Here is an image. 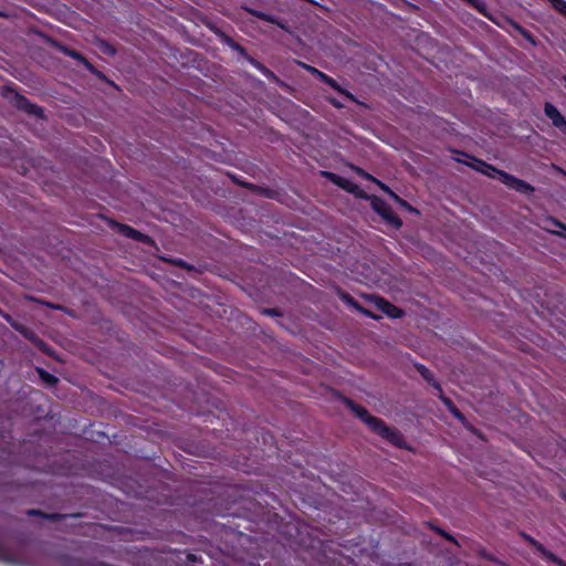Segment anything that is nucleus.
I'll list each match as a JSON object with an SVG mask.
<instances>
[{
    "instance_id": "30",
    "label": "nucleus",
    "mask_w": 566,
    "mask_h": 566,
    "mask_svg": "<svg viewBox=\"0 0 566 566\" xmlns=\"http://www.w3.org/2000/svg\"><path fill=\"white\" fill-rule=\"evenodd\" d=\"M344 298H345V300H346V302H347V303H349L350 305L355 306V307H356V308H358V310H361V308L358 306V304H357V303H356L352 297H349V296H345Z\"/></svg>"
},
{
    "instance_id": "36",
    "label": "nucleus",
    "mask_w": 566,
    "mask_h": 566,
    "mask_svg": "<svg viewBox=\"0 0 566 566\" xmlns=\"http://www.w3.org/2000/svg\"><path fill=\"white\" fill-rule=\"evenodd\" d=\"M49 306H50V307H53V308H59V310H60V308H62V307H61V306H59V305H51V304H49Z\"/></svg>"
},
{
    "instance_id": "17",
    "label": "nucleus",
    "mask_w": 566,
    "mask_h": 566,
    "mask_svg": "<svg viewBox=\"0 0 566 566\" xmlns=\"http://www.w3.org/2000/svg\"><path fill=\"white\" fill-rule=\"evenodd\" d=\"M547 221L560 230V231L549 230L552 233L566 239V226L563 222L558 221L555 218H549V219H547Z\"/></svg>"
},
{
    "instance_id": "16",
    "label": "nucleus",
    "mask_w": 566,
    "mask_h": 566,
    "mask_svg": "<svg viewBox=\"0 0 566 566\" xmlns=\"http://www.w3.org/2000/svg\"><path fill=\"white\" fill-rule=\"evenodd\" d=\"M346 403L352 409V411L363 421L367 420V418L370 416L364 407L355 405L350 400H347Z\"/></svg>"
},
{
    "instance_id": "26",
    "label": "nucleus",
    "mask_w": 566,
    "mask_h": 566,
    "mask_svg": "<svg viewBox=\"0 0 566 566\" xmlns=\"http://www.w3.org/2000/svg\"><path fill=\"white\" fill-rule=\"evenodd\" d=\"M381 190H384L385 192H387L390 197H391V193H395L388 186H386L384 182L377 180L376 182Z\"/></svg>"
},
{
    "instance_id": "18",
    "label": "nucleus",
    "mask_w": 566,
    "mask_h": 566,
    "mask_svg": "<svg viewBox=\"0 0 566 566\" xmlns=\"http://www.w3.org/2000/svg\"><path fill=\"white\" fill-rule=\"evenodd\" d=\"M552 7L560 14L566 17V1L565 0H548Z\"/></svg>"
},
{
    "instance_id": "8",
    "label": "nucleus",
    "mask_w": 566,
    "mask_h": 566,
    "mask_svg": "<svg viewBox=\"0 0 566 566\" xmlns=\"http://www.w3.org/2000/svg\"><path fill=\"white\" fill-rule=\"evenodd\" d=\"M530 542L536 547V549L538 552H541V554L546 559H548V560H551L553 563H556L559 566H564V562L559 557H557L555 554H553L552 552L547 551L542 544L537 543L534 539H530Z\"/></svg>"
},
{
    "instance_id": "19",
    "label": "nucleus",
    "mask_w": 566,
    "mask_h": 566,
    "mask_svg": "<svg viewBox=\"0 0 566 566\" xmlns=\"http://www.w3.org/2000/svg\"><path fill=\"white\" fill-rule=\"evenodd\" d=\"M391 198L402 208H405L406 210L410 211V212H416L418 213L417 209H415L413 207H411L406 200L401 199L398 195L396 193H391Z\"/></svg>"
},
{
    "instance_id": "3",
    "label": "nucleus",
    "mask_w": 566,
    "mask_h": 566,
    "mask_svg": "<svg viewBox=\"0 0 566 566\" xmlns=\"http://www.w3.org/2000/svg\"><path fill=\"white\" fill-rule=\"evenodd\" d=\"M501 181L511 189H514L521 193L531 195L534 192V187L527 184L526 181L516 178L513 175L507 172L500 174Z\"/></svg>"
},
{
    "instance_id": "12",
    "label": "nucleus",
    "mask_w": 566,
    "mask_h": 566,
    "mask_svg": "<svg viewBox=\"0 0 566 566\" xmlns=\"http://www.w3.org/2000/svg\"><path fill=\"white\" fill-rule=\"evenodd\" d=\"M417 370L419 371V374L429 382L437 390H439L440 392L442 391L441 389V386L439 382H437L434 380V377L432 375V373L423 365H418L417 366Z\"/></svg>"
},
{
    "instance_id": "13",
    "label": "nucleus",
    "mask_w": 566,
    "mask_h": 566,
    "mask_svg": "<svg viewBox=\"0 0 566 566\" xmlns=\"http://www.w3.org/2000/svg\"><path fill=\"white\" fill-rule=\"evenodd\" d=\"M67 56L77 60L80 63H82L90 72L94 74H98V72L95 70V67L77 51L71 50L67 52Z\"/></svg>"
},
{
    "instance_id": "39",
    "label": "nucleus",
    "mask_w": 566,
    "mask_h": 566,
    "mask_svg": "<svg viewBox=\"0 0 566 566\" xmlns=\"http://www.w3.org/2000/svg\"><path fill=\"white\" fill-rule=\"evenodd\" d=\"M564 175L566 176V172H564Z\"/></svg>"
},
{
    "instance_id": "27",
    "label": "nucleus",
    "mask_w": 566,
    "mask_h": 566,
    "mask_svg": "<svg viewBox=\"0 0 566 566\" xmlns=\"http://www.w3.org/2000/svg\"><path fill=\"white\" fill-rule=\"evenodd\" d=\"M438 532H439V534H441L443 537H446L448 541L453 542V543H457V541L454 539V537H453L451 534H449V533H447V532H444V531H442V530H439Z\"/></svg>"
},
{
    "instance_id": "20",
    "label": "nucleus",
    "mask_w": 566,
    "mask_h": 566,
    "mask_svg": "<svg viewBox=\"0 0 566 566\" xmlns=\"http://www.w3.org/2000/svg\"><path fill=\"white\" fill-rule=\"evenodd\" d=\"M298 64L305 69L306 71H308L310 73H312L313 75H315L316 77H318L321 81H322V76L325 77V73H323L322 71L317 70L316 67L312 66V65H308V64H305L303 62H298Z\"/></svg>"
},
{
    "instance_id": "1",
    "label": "nucleus",
    "mask_w": 566,
    "mask_h": 566,
    "mask_svg": "<svg viewBox=\"0 0 566 566\" xmlns=\"http://www.w3.org/2000/svg\"><path fill=\"white\" fill-rule=\"evenodd\" d=\"M364 422L370 428V430L389 441L391 444L399 448L405 447V439L402 434L398 430L388 427L380 418L370 415L367 420H364Z\"/></svg>"
},
{
    "instance_id": "7",
    "label": "nucleus",
    "mask_w": 566,
    "mask_h": 566,
    "mask_svg": "<svg viewBox=\"0 0 566 566\" xmlns=\"http://www.w3.org/2000/svg\"><path fill=\"white\" fill-rule=\"evenodd\" d=\"M119 231L122 234H124L125 237L127 238H132L136 241H140V242H145V243H148L150 241V238L137 230H135L134 228L129 227V226H126V224H120L119 226Z\"/></svg>"
},
{
    "instance_id": "37",
    "label": "nucleus",
    "mask_w": 566,
    "mask_h": 566,
    "mask_svg": "<svg viewBox=\"0 0 566 566\" xmlns=\"http://www.w3.org/2000/svg\"><path fill=\"white\" fill-rule=\"evenodd\" d=\"M361 312L368 316H371L370 313L367 310H361Z\"/></svg>"
},
{
    "instance_id": "29",
    "label": "nucleus",
    "mask_w": 566,
    "mask_h": 566,
    "mask_svg": "<svg viewBox=\"0 0 566 566\" xmlns=\"http://www.w3.org/2000/svg\"><path fill=\"white\" fill-rule=\"evenodd\" d=\"M361 174V176L367 179V180H371L374 182H377V179L374 178L371 175L367 174V172H364L363 170L359 171Z\"/></svg>"
},
{
    "instance_id": "24",
    "label": "nucleus",
    "mask_w": 566,
    "mask_h": 566,
    "mask_svg": "<svg viewBox=\"0 0 566 566\" xmlns=\"http://www.w3.org/2000/svg\"><path fill=\"white\" fill-rule=\"evenodd\" d=\"M99 49L108 55H114L116 53L115 49L111 44H108L107 42H104V41L101 42Z\"/></svg>"
},
{
    "instance_id": "5",
    "label": "nucleus",
    "mask_w": 566,
    "mask_h": 566,
    "mask_svg": "<svg viewBox=\"0 0 566 566\" xmlns=\"http://www.w3.org/2000/svg\"><path fill=\"white\" fill-rule=\"evenodd\" d=\"M468 165L470 167H472L474 170L480 171L481 174H483L490 178H495L496 176L500 178V174L504 172L503 170H499L495 167H493L482 160H479V159H475L474 164H468Z\"/></svg>"
},
{
    "instance_id": "31",
    "label": "nucleus",
    "mask_w": 566,
    "mask_h": 566,
    "mask_svg": "<svg viewBox=\"0 0 566 566\" xmlns=\"http://www.w3.org/2000/svg\"><path fill=\"white\" fill-rule=\"evenodd\" d=\"M263 313L266 315H276V312L273 308H266L263 311Z\"/></svg>"
},
{
    "instance_id": "32",
    "label": "nucleus",
    "mask_w": 566,
    "mask_h": 566,
    "mask_svg": "<svg viewBox=\"0 0 566 566\" xmlns=\"http://www.w3.org/2000/svg\"><path fill=\"white\" fill-rule=\"evenodd\" d=\"M331 103H332L335 107H337V108H342V107L344 106L342 103H339V102H338V101H336V99H331Z\"/></svg>"
},
{
    "instance_id": "6",
    "label": "nucleus",
    "mask_w": 566,
    "mask_h": 566,
    "mask_svg": "<svg viewBox=\"0 0 566 566\" xmlns=\"http://www.w3.org/2000/svg\"><path fill=\"white\" fill-rule=\"evenodd\" d=\"M375 304L382 313H385L386 315H388L392 318H399L403 314L400 308H398L397 306L392 305L391 303H389L388 301H386L384 298H380V297L376 298Z\"/></svg>"
},
{
    "instance_id": "14",
    "label": "nucleus",
    "mask_w": 566,
    "mask_h": 566,
    "mask_svg": "<svg viewBox=\"0 0 566 566\" xmlns=\"http://www.w3.org/2000/svg\"><path fill=\"white\" fill-rule=\"evenodd\" d=\"M325 176H327L334 184L338 185L339 187L348 190V191H352L350 189V181L344 177H340L336 174H333V172H324Z\"/></svg>"
},
{
    "instance_id": "2",
    "label": "nucleus",
    "mask_w": 566,
    "mask_h": 566,
    "mask_svg": "<svg viewBox=\"0 0 566 566\" xmlns=\"http://www.w3.org/2000/svg\"><path fill=\"white\" fill-rule=\"evenodd\" d=\"M371 206L374 210L379 213L388 223L392 224L395 228L401 227V220L398 216L394 213L391 208L380 198L374 197L371 201Z\"/></svg>"
},
{
    "instance_id": "11",
    "label": "nucleus",
    "mask_w": 566,
    "mask_h": 566,
    "mask_svg": "<svg viewBox=\"0 0 566 566\" xmlns=\"http://www.w3.org/2000/svg\"><path fill=\"white\" fill-rule=\"evenodd\" d=\"M18 107L27 111L30 114H34L36 116H42V114H43V111H42L41 107H39V106L34 105V104H31L24 97H19V99H18Z\"/></svg>"
},
{
    "instance_id": "15",
    "label": "nucleus",
    "mask_w": 566,
    "mask_h": 566,
    "mask_svg": "<svg viewBox=\"0 0 566 566\" xmlns=\"http://www.w3.org/2000/svg\"><path fill=\"white\" fill-rule=\"evenodd\" d=\"M251 64L259 70L262 74H264L269 80H272L274 82H280L277 76L269 70L266 66H264L262 63H260L256 60H251Z\"/></svg>"
},
{
    "instance_id": "10",
    "label": "nucleus",
    "mask_w": 566,
    "mask_h": 566,
    "mask_svg": "<svg viewBox=\"0 0 566 566\" xmlns=\"http://www.w3.org/2000/svg\"><path fill=\"white\" fill-rule=\"evenodd\" d=\"M322 82L326 83L327 85H329L335 91H337L342 95L346 96L350 101H355V97H354V95L350 92H348L347 90L340 87L338 85V83L333 77L328 76L327 74L325 75V77L322 76Z\"/></svg>"
},
{
    "instance_id": "25",
    "label": "nucleus",
    "mask_w": 566,
    "mask_h": 566,
    "mask_svg": "<svg viewBox=\"0 0 566 566\" xmlns=\"http://www.w3.org/2000/svg\"><path fill=\"white\" fill-rule=\"evenodd\" d=\"M54 46L61 51L62 53H64L65 55H67V52H70L72 49H69L67 46L63 45V44H60L57 42H54Z\"/></svg>"
},
{
    "instance_id": "4",
    "label": "nucleus",
    "mask_w": 566,
    "mask_h": 566,
    "mask_svg": "<svg viewBox=\"0 0 566 566\" xmlns=\"http://www.w3.org/2000/svg\"><path fill=\"white\" fill-rule=\"evenodd\" d=\"M544 113L552 120L555 127L566 134V119L553 104L546 103L544 106Z\"/></svg>"
},
{
    "instance_id": "23",
    "label": "nucleus",
    "mask_w": 566,
    "mask_h": 566,
    "mask_svg": "<svg viewBox=\"0 0 566 566\" xmlns=\"http://www.w3.org/2000/svg\"><path fill=\"white\" fill-rule=\"evenodd\" d=\"M468 3L478 9L481 13L486 14V4L483 0H469Z\"/></svg>"
},
{
    "instance_id": "38",
    "label": "nucleus",
    "mask_w": 566,
    "mask_h": 566,
    "mask_svg": "<svg viewBox=\"0 0 566 566\" xmlns=\"http://www.w3.org/2000/svg\"><path fill=\"white\" fill-rule=\"evenodd\" d=\"M563 82L565 83V87H566V76L563 77Z\"/></svg>"
},
{
    "instance_id": "40",
    "label": "nucleus",
    "mask_w": 566,
    "mask_h": 566,
    "mask_svg": "<svg viewBox=\"0 0 566 566\" xmlns=\"http://www.w3.org/2000/svg\"><path fill=\"white\" fill-rule=\"evenodd\" d=\"M465 1L468 2L469 0H465Z\"/></svg>"
},
{
    "instance_id": "33",
    "label": "nucleus",
    "mask_w": 566,
    "mask_h": 566,
    "mask_svg": "<svg viewBox=\"0 0 566 566\" xmlns=\"http://www.w3.org/2000/svg\"><path fill=\"white\" fill-rule=\"evenodd\" d=\"M452 412L457 418H462V415L458 410L454 409Z\"/></svg>"
},
{
    "instance_id": "21",
    "label": "nucleus",
    "mask_w": 566,
    "mask_h": 566,
    "mask_svg": "<svg viewBox=\"0 0 566 566\" xmlns=\"http://www.w3.org/2000/svg\"><path fill=\"white\" fill-rule=\"evenodd\" d=\"M39 374L42 380H44L49 385H54L57 381V378L50 373L39 369Z\"/></svg>"
},
{
    "instance_id": "28",
    "label": "nucleus",
    "mask_w": 566,
    "mask_h": 566,
    "mask_svg": "<svg viewBox=\"0 0 566 566\" xmlns=\"http://www.w3.org/2000/svg\"><path fill=\"white\" fill-rule=\"evenodd\" d=\"M227 43L234 50L243 51V49L239 44L234 43L230 38H227Z\"/></svg>"
},
{
    "instance_id": "34",
    "label": "nucleus",
    "mask_w": 566,
    "mask_h": 566,
    "mask_svg": "<svg viewBox=\"0 0 566 566\" xmlns=\"http://www.w3.org/2000/svg\"><path fill=\"white\" fill-rule=\"evenodd\" d=\"M28 513H29L30 515L39 514V512H38V511H34V510H30Z\"/></svg>"
},
{
    "instance_id": "22",
    "label": "nucleus",
    "mask_w": 566,
    "mask_h": 566,
    "mask_svg": "<svg viewBox=\"0 0 566 566\" xmlns=\"http://www.w3.org/2000/svg\"><path fill=\"white\" fill-rule=\"evenodd\" d=\"M251 14L263 20V21H266V22H271V23H275V19L270 15V14H266L264 12H261V11H258V10H250Z\"/></svg>"
},
{
    "instance_id": "35",
    "label": "nucleus",
    "mask_w": 566,
    "mask_h": 566,
    "mask_svg": "<svg viewBox=\"0 0 566 566\" xmlns=\"http://www.w3.org/2000/svg\"><path fill=\"white\" fill-rule=\"evenodd\" d=\"M46 517H48V518H51V520H55V518H57V517H59V515L53 514V515H48Z\"/></svg>"
},
{
    "instance_id": "9",
    "label": "nucleus",
    "mask_w": 566,
    "mask_h": 566,
    "mask_svg": "<svg viewBox=\"0 0 566 566\" xmlns=\"http://www.w3.org/2000/svg\"><path fill=\"white\" fill-rule=\"evenodd\" d=\"M322 82L326 83L327 85H329L335 91H337L342 95L346 96L350 101H355V97H354V95L350 92H348L347 90L340 87L338 85V83L333 77L328 76L327 74L325 75V77L322 76Z\"/></svg>"
}]
</instances>
